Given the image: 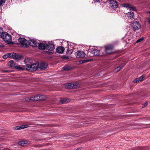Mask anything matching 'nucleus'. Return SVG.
I'll return each instance as SVG.
<instances>
[{"label":"nucleus","mask_w":150,"mask_h":150,"mask_svg":"<svg viewBox=\"0 0 150 150\" xmlns=\"http://www.w3.org/2000/svg\"><path fill=\"white\" fill-rule=\"evenodd\" d=\"M110 6L111 8L115 10L117 9L118 7V5L117 2L115 0H110Z\"/></svg>","instance_id":"nucleus-4"},{"label":"nucleus","mask_w":150,"mask_h":150,"mask_svg":"<svg viewBox=\"0 0 150 150\" xmlns=\"http://www.w3.org/2000/svg\"><path fill=\"white\" fill-rule=\"evenodd\" d=\"M25 141H26V142H24V145H26V146L27 145V144H29V142L28 141L25 140Z\"/></svg>","instance_id":"nucleus-34"},{"label":"nucleus","mask_w":150,"mask_h":150,"mask_svg":"<svg viewBox=\"0 0 150 150\" xmlns=\"http://www.w3.org/2000/svg\"><path fill=\"white\" fill-rule=\"evenodd\" d=\"M66 58V59H67L68 58V57H63V59Z\"/></svg>","instance_id":"nucleus-40"},{"label":"nucleus","mask_w":150,"mask_h":150,"mask_svg":"<svg viewBox=\"0 0 150 150\" xmlns=\"http://www.w3.org/2000/svg\"><path fill=\"white\" fill-rule=\"evenodd\" d=\"M46 48L50 51H52L54 49V45L52 43L49 42L46 44Z\"/></svg>","instance_id":"nucleus-9"},{"label":"nucleus","mask_w":150,"mask_h":150,"mask_svg":"<svg viewBox=\"0 0 150 150\" xmlns=\"http://www.w3.org/2000/svg\"><path fill=\"white\" fill-rule=\"evenodd\" d=\"M11 53H8L4 55L3 57L4 59H6L8 57H11Z\"/></svg>","instance_id":"nucleus-22"},{"label":"nucleus","mask_w":150,"mask_h":150,"mask_svg":"<svg viewBox=\"0 0 150 150\" xmlns=\"http://www.w3.org/2000/svg\"><path fill=\"white\" fill-rule=\"evenodd\" d=\"M144 77V75H142L140 77H139L140 80L141 81H142L143 80Z\"/></svg>","instance_id":"nucleus-35"},{"label":"nucleus","mask_w":150,"mask_h":150,"mask_svg":"<svg viewBox=\"0 0 150 150\" xmlns=\"http://www.w3.org/2000/svg\"><path fill=\"white\" fill-rule=\"evenodd\" d=\"M28 127V126L27 125H21V126H18L17 127V129L19 130L22 129H24L25 128H26L27 127Z\"/></svg>","instance_id":"nucleus-24"},{"label":"nucleus","mask_w":150,"mask_h":150,"mask_svg":"<svg viewBox=\"0 0 150 150\" xmlns=\"http://www.w3.org/2000/svg\"><path fill=\"white\" fill-rule=\"evenodd\" d=\"M5 38H4V40L7 43L11 44V36L7 33V34H6L5 36Z\"/></svg>","instance_id":"nucleus-11"},{"label":"nucleus","mask_w":150,"mask_h":150,"mask_svg":"<svg viewBox=\"0 0 150 150\" xmlns=\"http://www.w3.org/2000/svg\"><path fill=\"white\" fill-rule=\"evenodd\" d=\"M70 100V99L67 98H62L60 101L62 103H68Z\"/></svg>","instance_id":"nucleus-19"},{"label":"nucleus","mask_w":150,"mask_h":150,"mask_svg":"<svg viewBox=\"0 0 150 150\" xmlns=\"http://www.w3.org/2000/svg\"><path fill=\"white\" fill-rule=\"evenodd\" d=\"M0 47H4V45H0Z\"/></svg>","instance_id":"nucleus-41"},{"label":"nucleus","mask_w":150,"mask_h":150,"mask_svg":"<svg viewBox=\"0 0 150 150\" xmlns=\"http://www.w3.org/2000/svg\"><path fill=\"white\" fill-rule=\"evenodd\" d=\"M126 37H127V38H129V36L128 35H126L125 36L123 37V39H125Z\"/></svg>","instance_id":"nucleus-39"},{"label":"nucleus","mask_w":150,"mask_h":150,"mask_svg":"<svg viewBox=\"0 0 150 150\" xmlns=\"http://www.w3.org/2000/svg\"><path fill=\"white\" fill-rule=\"evenodd\" d=\"M146 22H147L148 23V24L150 26V17L147 18L146 19Z\"/></svg>","instance_id":"nucleus-29"},{"label":"nucleus","mask_w":150,"mask_h":150,"mask_svg":"<svg viewBox=\"0 0 150 150\" xmlns=\"http://www.w3.org/2000/svg\"><path fill=\"white\" fill-rule=\"evenodd\" d=\"M64 50V48L62 46L58 47L56 49V51L59 53H62Z\"/></svg>","instance_id":"nucleus-16"},{"label":"nucleus","mask_w":150,"mask_h":150,"mask_svg":"<svg viewBox=\"0 0 150 150\" xmlns=\"http://www.w3.org/2000/svg\"><path fill=\"white\" fill-rule=\"evenodd\" d=\"M14 68L15 69H22V67L19 65L15 66Z\"/></svg>","instance_id":"nucleus-31"},{"label":"nucleus","mask_w":150,"mask_h":150,"mask_svg":"<svg viewBox=\"0 0 150 150\" xmlns=\"http://www.w3.org/2000/svg\"><path fill=\"white\" fill-rule=\"evenodd\" d=\"M62 69L65 71H68L71 69V67L67 65L62 67Z\"/></svg>","instance_id":"nucleus-21"},{"label":"nucleus","mask_w":150,"mask_h":150,"mask_svg":"<svg viewBox=\"0 0 150 150\" xmlns=\"http://www.w3.org/2000/svg\"><path fill=\"white\" fill-rule=\"evenodd\" d=\"M39 66L38 63H36L32 64L31 65H29L26 67V69L30 71H33L36 70L38 68Z\"/></svg>","instance_id":"nucleus-2"},{"label":"nucleus","mask_w":150,"mask_h":150,"mask_svg":"<svg viewBox=\"0 0 150 150\" xmlns=\"http://www.w3.org/2000/svg\"><path fill=\"white\" fill-rule=\"evenodd\" d=\"M113 47L112 45H109L105 47V52L107 54H110L112 52Z\"/></svg>","instance_id":"nucleus-8"},{"label":"nucleus","mask_w":150,"mask_h":150,"mask_svg":"<svg viewBox=\"0 0 150 150\" xmlns=\"http://www.w3.org/2000/svg\"><path fill=\"white\" fill-rule=\"evenodd\" d=\"M47 98V97L44 95H36L33 97H31L29 98L30 100L35 101L38 100H43Z\"/></svg>","instance_id":"nucleus-1"},{"label":"nucleus","mask_w":150,"mask_h":150,"mask_svg":"<svg viewBox=\"0 0 150 150\" xmlns=\"http://www.w3.org/2000/svg\"><path fill=\"white\" fill-rule=\"evenodd\" d=\"M39 46L38 47L40 49L44 50L46 48V45L42 43H39L38 45Z\"/></svg>","instance_id":"nucleus-17"},{"label":"nucleus","mask_w":150,"mask_h":150,"mask_svg":"<svg viewBox=\"0 0 150 150\" xmlns=\"http://www.w3.org/2000/svg\"><path fill=\"white\" fill-rule=\"evenodd\" d=\"M26 142L25 141H20L19 142H18V144L20 145H21L23 146H26V145H24V142Z\"/></svg>","instance_id":"nucleus-26"},{"label":"nucleus","mask_w":150,"mask_h":150,"mask_svg":"<svg viewBox=\"0 0 150 150\" xmlns=\"http://www.w3.org/2000/svg\"><path fill=\"white\" fill-rule=\"evenodd\" d=\"M140 81H141L139 78L135 79L134 81V83H137Z\"/></svg>","instance_id":"nucleus-30"},{"label":"nucleus","mask_w":150,"mask_h":150,"mask_svg":"<svg viewBox=\"0 0 150 150\" xmlns=\"http://www.w3.org/2000/svg\"><path fill=\"white\" fill-rule=\"evenodd\" d=\"M76 84V83L72 84L71 83H69V84L67 85V88H75L76 87V86H75Z\"/></svg>","instance_id":"nucleus-20"},{"label":"nucleus","mask_w":150,"mask_h":150,"mask_svg":"<svg viewBox=\"0 0 150 150\" xmlns=\"http://www.w3.org/2000/svg\"><path fill=\"white\" fill-rule=\"evenodd\" d=\"M132 40V42L133 41V40L132 39H129V38L128 40H125V42H128V41H129V42H130V41H130V40Z\"/></svg>","instance_id":"nucleus-33"},{"label":"nucleus","mask_w":150,"mask_h":150,"mask_svg":"<svg viewBox=\"0 0 150 150\" xmlns=\"http://www.w3.org/2000/svg\"><path fill=\"white\" fill-rule=\"evenodd\" d=\"M6 34H7V32H3L0 35V37H1L3 40H4V38H5V36L6 35Z\"/></svg>","instance_id":"nucleus-25"},{"label":"nucleus","mask_w":150,"mask_h":150,"mask_svg":"<svg viewBox=\"0 0 150 150\" xmlns=\"http://www.w3.org/2000/svg\"><path fill=\"white\" fill-rule=\"evenodd\" d=\"M143 39H144V38L143 37H142L140 38V39H139L138 40H137L136 41V42L137 43L140 42H141L143 40Z\"/></svg>","instance_id":"nucleus-32"},{"label":"nucleus","mask_w":150,"mask_h":150,"mask_svg":"<svg viewBox=\"0 0 150 150\" xmlns=\"http://www.w3.org/2000/svg\"><path fill=\"white\" fill-rule=\"evenodd\" d=\"M102 49H101V50H101V51H102Z\"/></svg>","instance_id":"nucleus-46"},{"label":"nucleus","mask_w":150,"mask_h":150,"mask_svg":"<svg viewBox=\"0 0 150 150\" xmlns=\"http://www.w3.org/2000/svg\"><path fill=\"white\" fill-rule=\"evenodd\" d=\"M5 72H7V71H5Z\"/></svg>","instance_id":"nucleus-45"},{"label":"nucleus","mask_w":150,"mask_h":150,"mask_svg":"<svg viewBox=\"0 0 150 150\" xmlns=\"http://www.w3.org/2000/svg\"><path fill=\"white\" fill-rule=\"evenodd\" d=\"M6 1V0H1L0 1V6H2L3 4Z\"/></svg>","instance_id":"nucleus-28"},{"label":"nucleus","mask_w":150,"mask_h":150,"mask_svg":"<svg viewBox=\"0 0 150 150\" xmlns=\"http://www.w3.org/2000/svg\"><path fill=\"white\" fill-rule=\"evenodd\" d=\"M91 52L95 56H98L100 55V50L96 48H92L91 50Z\"/></svg>","instance_id":"nucleus-10"},{"label":"nucleus","mask_w":150,"mask_h":150,"mask_svg":"<svg viewBox=\"0 0 150 150\" xmlns=\"http://www.w3.org/2000/svg\"><path fill=\"white\" fill-rule=\"evenodd\" d=\"M52 53V52H49V54H51Z\"/></svg>","instance_id":"nucleus-42"},{"label":"nucleus","mask_w":150,"mask_h":150,"mask_svg":"<svg viewBox=\"0 0 150 150\" xmlns=\"http://www.w3.org/2000/svg\"><path fill=\"white\" fill-rule=\"evenodd\" d=\"M132 27L134 30H138L141 27V25L137 21H135L132 24Z\"/></svg>","instance_id":"nucleus-5"},{"label":"nucleus","mask_w":150,"mask_h":150,"mask_svg":"<svg viewBox=\"0 0 150 150\" xmlns=\"http://www.w3.org/2000/svg\"><path fill=\"white\" fill-rule=\"evenodd\" d=\"M125 64L124 63L122 64L120 67H121V69L122 68L125 66Z\"/></svg>","instance_id":"nucleus-36"},{"label":"nucleus","mask_w":150,"mask_h":150,"mask_svg":"<svg viewBox=\"0 0 150 150\" xmlns=\"http://www.w3.org/2000/svg\"><path fill=\"white\" fill-rule=\"evenodd\" d=\"M24 62L26 65L27 67L31 65L33 63L32 60L30 58H25Z\"/></svg>","instance_id":"nucleus-15"},{"label":"nucleus","mask_w":150,"mask_h":150,"mask_svg":"<svg viewBox=\"0 0 150 150\" xmlns=\"http://www.w3.org/2000/svg\"><path fill=\"white\" fill-rule=\"evenodd\" d=\"M149 13V15L150 16V11L148 12Z\"/></svg>","instance_id":"nucleus-43"},{"label":"nucleus","mask_w":150,"mask_h":150,"mask_svg":"<svg viewBox=\"0 0 150 150\" xmlns=\"http://www.w3.org/2000/svg\"><path fill=\"white\" fill-rule=\"evenodd\" d=\"M122 6L131 10L136 11V9L134 6L128 4H122Z\"/></svg>","instance_id":"nucleus-12"},{"label":"nucleus","mask_w":150,"mask_h":150,"mask_svg":"<svg viewBox=\"0 0 150 150\" xmlns=\"http://www.w3.org/2000/svg\"><path fill=\"white\" fill-rule=\"evenodd\" d=\"M18 41L20 44L22 46L26 47H29L28 45V41L24 38H19L18 39Z\"/></svg>","instance_id":"nucleus-3"},{"label":"nucleus","mask_w":150,"mask_h":150,"mask_svg":"<svg viewBox=\"0 0 150 150\" xmlns=\"http://www.w3.org/2000/svg\"><path fill=\"white\" fill-rule=\"evenodd\" d=\"M47 66V64L44 62H41L39 65L38 68L40 69L41 70H43L45 69Z\"/></svg>","instance_id":"nucleus-13"},{"label":"nucleus","mask_w":150,"mask_h":150,"mask_svg":"<svg viewBox=\"0 0 150 150\" xmlns=\"http://www.w3.org/2000/svg\"><path fill=\"white\" fill-rule=\"evenodd\" d=\"M28 41V45H30L32 46L36 47L38 46L39 43L35 40L30 39Z\"/></svg>","instance_id":"nucleus-6"},{"label":"nucleus","mask_w":150,"mask_h":150,"mask_svg":"<svg viewBox=\"0 0 150 150\" xmlns=\"http://www.w3.org/2000/svg\"><path fill=\"white\" fill-rule=\"evenodd\" d=\"M75 55L77 58H82L84 57L85 55V53L83 51H78L76 52Z\"/></svg>","instance_id":"nucleus-7"},{"label":"nucleus","mask_w":150,"mask_h":150,"mask_svg":"<svg viewBox=\"0 0 150 150\" xmlns=\"http://www.w3.org/2000/svg\"><path fill=\"white\" fill-rule=\"evenodd\" d=\"M148 105V103L147 102H146L145 103V104L144 105V107H145L146 106Z\"/></svg>","instance_id":"nucleus-38"},{"label":"nucleus","mask_w":150,"mask_h":150,"mask_svg":"<svg viewBox=\"0 0 150 150\" xmlns=\"http://www.w3.org/2000/svg\"><path fill=\"white\" fill-rule=\"evenodd\" d=\"M127 16L130 18H134V13L132 11L128 12L127 13Z\"/></svg>","instance_id":"nucleus-18"},{"label":"nucleus","mask_w":150,"mask_h":150,"mask_svg":"<svg viewBox=\"0 0 150 150\" xmlns=\"http://www.w3.org/2000/svg\"><path fill=\"white\" fill-rule=\"evenodd\" d=\"M8 64L10 66V67H15V65L13 61L12 60L10 61L9 62Z\"/></svg>","instance_id":"nucleus-23"},{"label":"nucleus","mask_w":150,"mask_h":150,"mask_svg":"<svg viewBox=\"0 0 150 150\" xmlns=\"http://www.w3.org/2000/svg\"><path fill=\"white\" fill-rule=\"evenodd\" d=\"M21 56L20 55L16 54L14 53H11V57L13 59L18 60L21 59Z\"/></svg>","instance_id":"nucleus-14"},{"label":"nucleus","mask_w":150,"mask_h":150,"mask_svg":"<svg viewBox=\"0 0 150 150\" xmlns=\"http://www.w3.org/2000/svg\"><path fill=\"white\" fill-rule=\"evenodd\" d=\"M94 2H99L100 3V1L99 0H94Z\"/></svg>","instance_id":"nucleus-37"},{"label":"nucleus","mask_w":150,"mask_h":150,"mask_svg":"<svg viewBox=\"0 0 150 150\" xmlns=\"http://www.w3.org/2000/svg\"><path fill=\"white\" fill-rule=\"evenodd\" d=\"M86 62L85 61H83V63Z\"/></svg>","instance_id":"nucleus-44"},{"label":"nucleus","mask_w":150,"mask_h":150,"mask_svg":"<svg viewBox=\"0 0 150 150\" xmlns=\"http://www.w3.org/2000/svg\"><path fill=\"white\" fill-rule=\"evenodd\" d=\"M121 67H117L115 69V71L116 72H118L121 69Z\"/></svg>","instance_id":"nucleus-27"}]
</instances>
